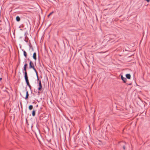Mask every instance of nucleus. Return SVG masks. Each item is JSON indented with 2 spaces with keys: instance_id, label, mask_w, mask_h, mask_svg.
<instances>
[{
  "instance_id": "8",
  "label": "nucleus",
  "mask_w": 150,
  "mask_h": 150,
  "mask_svg": "<svg viewBox=\"0 0 150 150\" xmlns=\"http://www.w3.org/2000/svg\"><path fill=\"white\" fill-rule=\"evenodd\" d=\"M126 78L128 79H130L131 75L129 74H127L126 75Z\"/></svg>"
},
{
  "instance_id": "5",
  "label": "nucleus",
  "mask_w": 150,
  "mask_h": 150,
  "mask_svg": "<svg viewBox=\"0 0 150 150\" xmlns=\"http://www.w3.org/2000/svg\"><path fill=\"white\" fill-rule=\"evenodd\" d=\"M121 79H122V80L123 81V82L124 83H125L126 82V80H127L126 78H125L123 76V75H121Z\"/></svg>"
},
{
  "instance_id": "3",
  "label": "nucleus",
  "mask_w": 150,
  "mask_h": 150,
  "mask_svg": "<svg viewBox=\"0 0 150 150\" xmlns=\"http://www.w3.org/2000/svg\"><path fill=\"white\" fill-rule=\"evenodd\" d=\"M39 81L38 87V90L39 91H41L42 89V85L40 80H38Z\"/></svg>"
},
{
  "instance_id": "17",
  "label": "nucleus",
  "mask_w": 150,
  "mask_h": 150,
  "mask_svg": "<svg viewBox=\"0 0 150 150\" xmlns=\"http://www.w3.org/2000/svg\"><path fill=\"white\" fill-rule=\"evenodd\" d=\"M27 60H28V61H29V62L30 61V59H29V58H28L27 59Z\"/></svg>"
},
{
  "instance_id": "6",
  "label": "nucleus",
  "mask_w": 150,
  "mask_h": 150,
  "mask_svg": "<svg viewBox=\"0 0 150 150\" xmlns=\"http://www.w3.org/2000/svg\"><path fill=\"white\" fill-rule=\"evenodd\" d=\"M33 58L35 60V61L36 60L37 57H36V54L35 52L33 53Z\"/></svg>"
},
{
  "instance_id": "2",
  "label": "nucleus",
  "mask_w": 150,
  "mask_h": 150,
  "mask_svg": "<svg viewBox=\"0 0 150 150\" xmlns=\"http://www.w3.org/2000/svg\"><path fill=\"white\" fill-rule=\"evenodd\" d=\"M28 65L25 62L24 65L23 66V72L24 73V76H28L27 73L26 71L27 67Z\"/></svg>"
},
{
  "instance_id": "20",
  "label": "nucleus",
  "mask_w": 150,
  "mask_h": 150,
  "mask_svg": "<svg viewBox=\"0 0 150 150\" xmlns=\"http://www.w3.org/2000/svg\"><path fill=\"white\" fill-rule=\"evenodd\" d=\"M35 134L36 136L37 137V134H36L35 133Z\"/></svg>"
},
{
  "instance_id": "7",
  "label": "nucleus",
  "mask_w": 150,
  "mask_h": 150,
  "mask_svg": "<svg viewBox=\"0 0 150 150\" xmlns=\"http://www.w3.org/2000/svg\"><path fill=\"white\" fill-rule=\"evenodd\" d=\"M28 96H29V94H28V91H27V90H26V96H25V100H27L28 99Z\"/></svg>"
},
{
  "instance_id": "11",
  "label": "nucleus",
  "mask_w": 150,
  "mask_h": 150,
  "mask_svg": "<svg viewBox=\"0 0 150 150\" xmlns=\"http://www.w3.org/2000/svg\"><path fill=\"white\" fill-rule=\"evenodd\" d=\"M35 110H33L32 111V115L33 116H34L35 115Z\"/></svg>"
},
{
  "instance_id": "12",
  "label": "nucleus",
  "mask_w": 150,
  "mask_h": 150,
  "mask_svg": "<svg viewBox=\"0 0 150 150\" xmlns=\"http://www.w3.org/2000/svg\"><path fill=\"white\" fill-rule=\"evenodd\" d=\"M29 109L30 110H32L33 108V106L32 105H30L28 107Z\"/></svg>"
},
{
  "instance_id": "4",
  "label": "nucleus",
  "mask_w": 150,
  "mask_h": 150,
  "mask_svg": "<svg viewBox=\"0 0 150 150\" xmlns=\"http://www.w3.org/2000/svg\"><path fill=\"white\" fill-rule=\"evenodd\" d=\"M27 85L29 86L30 85L29 80L28 79V76H24Z\"/></svg>"
},
{
  "instance_id": "21",
  "label": "nucleus",
  "mask_w": 150,
  "mask_h": 150,
  "mask_svg": "<svg viewBox=\"0 0 150 150\" xmlns=\"http://www.w3.org/2000/svg\"><path fill=\"white\" fill-rule=\"evenodd\" d=\"M2 79V78H0V80H1Z\"/></svg>"
},
{
  "instance_id": "15",
  "label": "nucleus",
  "mask_w": 150,
  "mask_h": 150,
  "mask_svg": "<svg viewBox=\"0 0 150 150\" xmlns=\"http://www.w3.org/2000/svg\"><path fill=\"white\" fill-rule=\"evenodd\" d=\"M99 142H100V143H98V144L101 145V144H102V143H101V142L100 141H99Z\"/></svg>"
},
{
  "instance_id": "14",
  "label": "nucleus",
  "mask_w": 150,
  "mask_h": 150,
  "mask_svg": "<svg viewBox=\"0 0 150 150\" xmlns=\"http://www.w3.org/2000/svg\"><path fill=\"white\" fill-rule=\"evenodd\" d=\"M29 88H30V90H31V88H32V87L30 85L29 86H28Z\"/></svg>"
},
{
  "instance_id": "1",
  "label": "nucleus",
  "mask_w": 150,
  "mask_h": 150,
  "mask_svg": "<svg viewBox=\"0 0 150 150\" xmlns=\"http://www.w3.org/2000/svg\"><path fill=\"white\" fill-rule=\"evenodd\" d=\"M29 68L30 69H33V70L36 73L37 77V80H39V77L38 75V72L37 71V70L35 68L34 63L31 61H30L29 62Z\"/></svg>"
},
{
  "instance_id": "10",
  "label": "nucleus",
  "mask_w": 150,
  "mask_h": 150,
  "mask_svg": "<svg viewBox=\"0 0 150 150\" xmlns=\"http://www.w3.org/2000/svg\"><path fill=\"white\" fill-rule=\"evenodd\" d=\"M16 20L18 22L20 20V17L18 16H17L16 17Z\"/></svg>"
},
{
  "instance_id": "19",
  "label": "nucleus",
  "mask_w": 150,
  "mask_h": 150,
  "mask_svg": "<svg viewBox=\"0 0 150 150\" xmlns=\"http://www.w3.org/2000/svg\"><path fill=\"white\" fill-rule=\"evenodd\" d=\"M128 85H132V83H129V84H128Z\"/></svg>"
},
{
  "instance_id": "22",
  "label": "nucleus",
  "mask_w": 150,
  "mask_h": 150,
  "mask_svg": "<svg viewBox=\"0 0 150 150\" xmlns=\"http://www.w3.org/2000/svg\"><path fill=\"white\" fill-rule=\"evenodd\" d=\"M39 132H38V133H39L38 134H40V133Z\"/></svg>"
},
{
  "instance_id": "16",
  "label": "nucleus",
  "mask_w": 150,
  "mask_h": 150,
  "mask_svg": "<svg viewBox=\"0 0 150 150\" xmlns=\"http://www.w3.org/2000/svg\"><path fill=\"white\" fill-rule=\"evenodd\" d=\"M40 91H39L38 92V96H39L40 94Z\"/></svg>"
},
{
  "instance_id": "13",
  "label": "nucleus",
  "mask_w": 150,
  "mask_h": 150,
  "mask_svg": "<svg viewBox=\"0 0 150 150\" xmlns=\"http://www.w3.org/2000/svg\"><path fill=\"white\" fill-rule=\"evenodd\" d=\"M53 12L52 11V12L50 13L48 15V17H49L51 15L52 13H53Z\"/></svg>"
},
{
  "instance_id": "18",
  "label": "nucleus",
  "mask_w": 150,
  "mask_h": 150,
  "mask_svg": "<svg viewBox=\"0 0 150 150\" xmlns=\"http://www.w3.org/2000/svg\"><path fill=\"white\" fill-rule=\"evenodd\" d=\"M123 149H124V150H125V146H123Z\"/></svg>"
},
{
  "instance_id": "9",
  "label": "nucleus",
  "mask_w": 150,
  "mask_h": 150,
  "mask_svg": "<svg viewBox=\"0 0 150 150\" xmlns=\"http://www.w3.org/2000/svg\"><path fill=\"white\" fill-rule=\"evenodd\" d=\"M22 51H23L24 56L26 58L27 56V53L24 50H22Z\"/></svg>"
}]
</instances>
